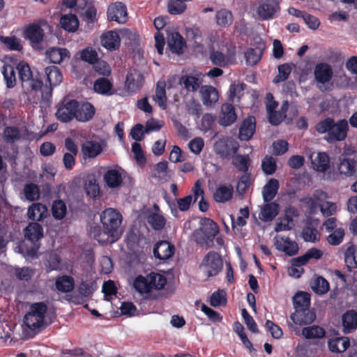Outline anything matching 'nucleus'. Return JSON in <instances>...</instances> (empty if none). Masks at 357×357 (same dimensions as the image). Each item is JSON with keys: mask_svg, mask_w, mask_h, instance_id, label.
<instances>
[{"mask_svg": "<svg viewBox=\"0 0 357 357\" xmlns=\"http://www.w3.org/2000/svg\"><path fill=\"white\" fill-rule=\"evenodd\" d=\"M122 219L121 214L117 210L106 208L100 215L103 231H101L100 227L95 226L91 228V235L100 244L113 243L121 235Z\"/></svg>", "mask_w": 357, "mask_h": 357, "instance_id": "1", "label": "nucleus"}, {"mask_svg": "<svg viewBox=\"0 0 357 357\" xmlns=\"http://www.w3.org/2000/svg\"><path fill=\"white\" fill-rule=\"evenodd\" d=\"M320 135L326 134L324 139L329 144L344 141L349 130L348 121L345 119L337 121L333 117H326L314 126Z\"/></svg>", "mask_w": 357, "mask_h": 357, "instance_id": "2", "label": "nucleus"}, {"mask_svg": "<svg viewBox=\"0 0 357 357\" xmlns=\"http://www.w3.org/2000/svg\"><path fill=\"white\" fill-rule=\"evenodd\" d=\"M167 278L159 273L151 271L146 276L137 275L133 282V287L140 294H149L153 290H162L167 284Z\"/></svg>", "mask_w": 357, "mask_h": 357, "instance_id": "3", "label": "nucleus"}, {"mask_svg": "<svg viewBox=\"0 0 357 357\" xmlns=\"http://www.w3.org/2000/svg\"><path fill=\"white\" fill-rule=\"evenodd\" d=\"M16 68L23 88L33 91L42 90L43 82L38 71H33L29 65L24 61H20Z\"/></svg>", "mask_w": 357, "mask_h": 357, "instance_id": "4", "label": "nucleus"}, {"mask_svg": "<svg viewBox=\"0 0 357 357\" xmlns=\"http://www.w3.org/2000/svg\"><path fill=\"white\" fill-rule=\"evenodd\" d=\"M47 312V305L44 302L32 303L29 312L24 317V322L29 328L33 331L45 328V317Z\"/></svg>", "mask_w": 357, "mask_h": 357, "instance_id": "5", "label": "nucleus"}, {"mask_svg": "<svg viewBox=\"0 0 357 357\" xmlns=\"http://www.w3.org/2000/svg\"><path fill=\"white\" fill-rule=\"evenodd\" d=\"M222 266L221 256L215 251L208 252L200 264V268L208 278L217 275L222 271Z\"/></svg>", "mask_w": 357, "mask_h": 357, "instance_id": "6", "label": "nucleus"}, {"mask_svg": "<svg viewBox=\"0 0 357 357\" xmlns=\"http://www.w3.org/2000/svg\"><path fill=\"white\" fill-rule=\"evenodd\" d=\"M238 149V142L229 137L220 138L213 146L215 153L223 159L234 156Z\"/></svg>", "mask_w": 357, "mask_h": 357, "instance_id": "7", "label": "nucleus"}, {"mask_svg": "<svg viewBox=\"0 0 357 357\" xmlns=\"http://www.w3.org/2000/svg\"><path fill=\"white\" fill-rule=\"evenodd\" d=\"M77 100L73 99L63 102L55 113L56 118L62 123H68L75 119Z\"/></svg>", "mask_w": 357, "mask_h": 357, "instance_id": "8", "label": "nucleus"}, {"mask_svg": "<svg viewBox=\"0 0 357 357\" xmlns=\"http://www.w3.org/2000/svg\"><path fill=\"white\" fill-rule=\"evenodd\" d=\"M45 73L47 79L50 84V88L47 91L41 90L42 98L48 100L52 96V89L53 86L59 85L63 79V75L59 68L55 66H50L45 68Z\"/></svg>", "mask_w": 357, "mask_h": 357, "instance_id": "9", "label": "nucleus"}, {"mask_svg": "<svg viewBox=\"0 0 357 357\" xmlns=\"http://www.w3.org/2000/svg\"><path fill=\"white\" fill-rule=\"evenodd\" d=\"M319 225L317 219H310L305 222L301 231L302 238L305 242L316 243L320 241Z\"/></svg>", "mask_w": 357, "mask_h": 357, "instance_id": "10", "label": "nucleus"}, {"mask_svg": "<svg viewBox=\"0 0 357 357\" xmlns=\"http://www.w3.org/2000/svg\"><path fill=\"white\" fill-rule=\"evenodd\" d=\"M280 10L279 0H265L257 8V13L262 20L272 19Z\"/></svg>", "mask_w": 357, "mask_h": 357, "instance_id": "11", "label": "nucleus"}, {"mask_svg": "<svg viewBox=\"0 0 357 357\" xmlns=\"http://www.w3.org/2000/svg\"><path fill=\"white\" fill-rule=\"evenodd\" d=\"M24 37L30 41L33 48L37 49L43 40L44 31L38 24H31L24 29Z\"/></svg>", "mask_w": 357, "mask_h": 357, "instance_id": "12", "label": "nucleus"}, {"mask_svg": "<svg viewBox=\"0 0 357 357\" xmlns=\"http://www.w3.org/2000/svg\"><path fill=\"white\" fill-rule=\"evenodd\" d=\"M274 245L278 250L284 252L289 256L296 255L299 250L297 243L288 236H275Z\"/></svg>", "mask_w": 357, "mask_h": 357, "instance_id": "13", "label": "nucleus"}, {"mask_svg": "<svg viewBox=\"0 0 357 357\" xmlns=\"http://www.w3.org/2000/svg\"><path fill=\"white\" fill-rule=\"evenodd\" d=\"M174 245L167 241L157 242L153 250L154 257L162 261L171 258L174 255Z\"/></svg>", "mask_w": 357, "mask_h": 357, "instance_id": "14", "label": "nucleus"}, {"mask_svg": "<svg viewBox=\"0 0 357 357\" xmlns=\"http://www.w3.org/2000/svg\"><path fill=\"white\" fill-rule=\"evenodd\" d=\"M107 17L110 21L123 24L127 20V7L122 2H116L109 6Z\"/></svg>", "mask_w": 357, "mask_h": 357, "instance_id": "15", "label": "nucleus"}, {"mask_svg": "<svg viewBox=\"0 0 357 357\" xmlns=\"http://www.w3.org/2000/svg\"><path fill=\"white\" fill-rule=\"evenodd\" d=\"M291 321L297 325H309L316 319V314L310 308L295 309V312L290 316Z\"/></svg>", "mask_w": 357, "mask_h": 357, "instance_id": "16", "label": "nucleus"}, {"mask_svg": "<svg viewBox=\"0 0 357 357\" xmlns=\"http://www.w3.org/2000/svg\"><path fill=\"white\" fill-rule=\"evenodd\" d=\"M310 159L314 169L317 172L325 173L330 169V158L326 152L312 153Z\"/></svg>", "mask_w": 357, "mask_h": 357, "instance_id": "17", "label": "nucleus"}, {"mask_svg": "<svg viewBox=\"0 0 357 357\" xmlns=\"http://www.w3.org/2000/svg\"><path fill=\"white\" fill-rule=\"evenodd\" d=\"M201 231L204 235V242L208 246V243H213L215 236L219 233L218 224L211 218L203 220Z\"/></svg>", "mask_w": 357, "mask_h": 357, "instance_id": "18", "label": "nucleus"}, {"mask_svg": "<svg viewBox=\"0 0 357 357\" xmlns=\"http://www.w3.org/2000/svg\"><path fill=\"white\" fill-rule=\"evenodd\" d=\"M256 130V121L254 116H248L241 123L239 128L238 138L241 141H248L252 138Z\"/></svg>", "mask_w": 357, "mask_h": 357, "instance_id": "19", "label": "nucleus"}, {"mask_svg": "<svg viewBox=\"0 0 357 357\" xmlns=\"http://www.w3.org/2000/svg\"><path fill=\"white\" fill-rule=\"evenodd\" d=\"M337 169L341 175L347 177L354 176L356 174L357 161L349 157H339Z\"/></svg>", "mask_w": 357, "mask_h": 357, "instance_id": "20", "label": "nucleus"}, {"mask_svg": "<svg viewBox=\"0 0 357 357\" xmlns=\"http://www.w3.org/2000/svg\"><path fill=\"white\" fill-rule=\"evenodd\" d=\"M95 107L89 102H79L77 101L75 119L78 121L86 122L91 120L95 114Z\"/></svg>", "mask_w": 357, "mask_h": 357, "instance_id": "21", "label": "nucleus"}, {"mask_svg": "<svg viewBox=\"0 0 357 357\" xmlns=\"http://www.w3.org/2000/svg\"><path fill=\"white\" fill-rule=\"evenodd\" d=\"M81 151L84 160L94 158L102 153V147L96 141L86 140L82 144Z\"/></svg>", "mask_w": 357, "mask_h": 357, "instance_id": "22", "label": "nucleus"}, {"mask_svg": "<svg viewBox=\"0 0 357 357\" xmlns=\"http://www.w3.org/2000/svg\"><path fill=\"white\" fill-rule=\"evenodd\" d=\"M167 45L172 53L180 55L183 53L186 43L179 33L174 32L168 36Z\"/></svg>", "mask_w": 357, "mask_h": 357, "instance_id": "23", "label": "nucleus"}, {"mask_svg": "<svg viewBox=\"0 0 357 357\" xmlns=\"http://www.w3.org/2000/svg\"><path fill=\"white\" fill-rule=\"evenodd\" d=\"M237 116L235 108L231 103H225L221 107V114L219 119V123L223 126H228L234 123Z\"/></svg>", "mask_w": 357, "mask_h": 357, "instance_id": "24", "label": "nucleus"}, {"mask_svg": "<svg viewBox=\"0 0 357 357\" xmlns=\"http://www.w3.org/2000/svg\"><path fill=\"white\" fill-rule=\"evenodd\" d=\"M202 83V79L196 75H182L179 79V84L187 92L197 91Z\"/></svg>", "mask_w": 357, "mask_h": 357, "instance_id": "25", "label": "nucleus"}, {"mask_svg": "<svg viewBox=\"0 0 357 357\" xmlns=\"http://www.w3.org/2000/svg\"><path fill=\"white\" fill-rule=\"evenodd\" d=\"M234 195V188L231 184H221L213 193V199L218 203H225L231 200Z\"/></svg>", "mask_w": 357, "mask_h": 357, "instance_id": "26", "label": "nucleus"}, {"mask_svg": "<svg viewBox=\"0 0 357 357\" xmlns=\"http://www.w3.org/2000/svg\"><path fill=\"white\" fill-rule=\"evenodd\" d=\"M100 43L106 49L115 50L119 49L121 44V39L116 31H109L102 35Z\"/></svg>", "mask_w": 357, "mask_h": 357, "instance_id": "27", "label": "nucleus"}, {"mask_svg": "<svg viewBox=\"0 0 357 357\" xmlns=\"http://www.w3.org/2000/svg\"><path fill=\"white\" fill-rule=\"evenodd\" d=\"M24 236L35 244L43 237V228L38 222H30L24 229Z\"/></svg>", "mask_w": 357, "mask_h": 357, "instance_id": "28", "label": "nucleus"}, {"mask_svg": "<svg viewBox=\"0 0 357 357\" xmlns=\"http://www.w3.org/2000/svg\"><path fill=\"white\" fill-rule=\"evenodd\" d=\"M314 77L316 80L321 84L328 82L333 77L331 66L325 63L317 64L314 69Z\"/></svg>", "mask_w": 357, "mask_h": 357, "instance_id": "29", "label": "nucleus"}, {"mask_svg": "<svg viewBox=\"0 0 357 357\" xmlns=\"http://www.w3.org/2000/svg\"><path fill=\"white\" fill-rule=\"evenodd\" d=\"M343 331L350 333L357 328V312L354 310H347L342 317Z\"/></svg>", "mask_w": 357, "mask_h": 357, "instance_id": "30", "label": "nucleus"}, {"mask_svg": "<svg viewBox=\"0 0 357 357\" xmlns=\"http://www.w3.org/2000/svg\"><path fill=\"white\" fill-rule=\"evenodd\" d=\"M278 213V204L275 202H266V204L262 206L261 211L259 213V218L264 222H268L273 220Z\"/></svg>", "mask_w": 357, "mask_h": 357, "instance_id": "31", "label": "nucleus"}, {"mask_svg": "<svg viewBox=\"0 0 357 357\" xmlns=\"http://www.w3.org/2000/svg\"><path fill=\"white\" fill-rule=\"evenodd\" d=\"M280 187L279 181L271 178L263 188L262 195L264 202H269L274 199Z\"/></svg>", "mask_w": 357, "mask_h": 357, "instance_id": "32", "label": "nucleus"}, {"mask_svg": "<svg viewBox=\"0 0 357 357\" xmlns=\"http://www.w3.org/2000/svg\"><path fill=\"white\" fill-rule=\"evenodd\" d=\"M264 51L262 45L250 47L245 52V61L248 65L255 66L261 60Z\"/></svg>", "mask_w": 357, "mask_h": 357, "instance_id": "33", "label": "nucleus"}, {"mask_svg": "<svg viewBox=\"0 0 357 357\" xmlns=\"http://www.w3.org/2000/svg\"><path fill=\"white\" fill-rule=\"evenodd\" d=\"M47 57L52 63H60L66 57H70V52L66 48L52 47L46 51Z\"/></svg>", "mask_w": 357, "mask_h": 357, "instance_id": "34", "label": "nucleus"}, {"mask_svg": "<svg viewBox=\"0 0 357 357\" xmlns=\"http://www.w3.org/2000/svg\"><path fill=\"white\" fill-rule=\"evenodd\" d=\"M55 287L59 291L63 293L70 292L75 287V280L73 277L67 275L59 276L56 279Z\"/></svg>", "mask_w": 357, "mask_h": 357, "instance_id": "35", "label": "nucleus"}, {"mask_svg": "<svg viewBox=\"0 0 357 357\" xmlns=\"http://www.w3.org/2000/svg\"><path fill=\"white\" fill-rule=\"evenodd\" d=\"M350 346L349 339L347 337H335L328 341V348L331 351L342 353Z\"/></svg>", "mask_w": 357, "mask_h": 357, "instance_id": "36", "label": "nucleus"}, {"mask_svg": "<svg viewBox=\"0 0 357 357\" xmlns=\"http://www.w3.org/2000/svg\"><path fill=\"white\" fill-rule=\"evenodd\" d=\"M60 24L65 31L75 32L79 26V21L75 14L70 13L61 17Z\"/></svg>", "mask_w": 357, "mask_h": 357, "instance_id": "37", "label": "nucleus"}, {"mask_svg": "<svg viewBox=\"0 0 357 357\" xmlns=\"http://www.w3.org/2000/svg\"><path fill=\"white\" fill-rule=\"evenodd\" d=\"M200 92L204 105H211L218 99V94L216 89L212 86H203L201 87Z\"/></svg>", "mask_w": 357, "mask_h": 357, "instance_id": "38", "label": "nucleus"}, {"mask_svg": "<svg viewBox=\"0 0 357 357\" xmlns=\"http://www.w3.org/2000/svg\"><path fill=\"white\" fill-rule=\"evenodd\" d=\"M104 180L111 188L119 187L123 181L121 172L116 169H108L104 175Z\"/></svg>", "mask_w": 357, "mask_h": 357, "instance_id": "39", "label": "nucleus"}, {"mask_svg": "<svg viewBox=\"0 0 357 357\" xmlns=\"http://www.w3.org/2000/svg\"><path fill=\"white\" fill-rule=\"evenodd\" d=\"M302 335L307 340L321 339L326 335V331L318 325L304 327L302 329Z\"/></svg>", "mask_w": 357, "mask_h": 357, "instance_id": "40", "label": "nucleus"}, {"mask_svg": "<svg viewBox=\"0 0 357 357\" xmlns=\"http://www.w3.org/2000/svg\"><path fill=\"white\" fill-rule=\"evenodd\" d=\"M166 83L164 81H158L155 87V94L153 99L162 109H167V98L166 95Z\"/></svg>", "mask_w": 357, "mask_h": 357, "instance_id": "41", "label": "nucleus"}, {"mask_svg": "<svg viewBox=\"0 0 357 357\" xmlns=\"http://www.w3.org/2000/svg\"><path fill=\"white\" fill-rule=\"evenodd\" d=\"M144 76L140 73H128L126 77V84L131 92L139 91L144 83Z\"/></svg>", "mask_w": 357, "mask_h": 357, "instance_id": "42", "label": "nucleus"}, {"mask_svg": "<svg viewBox=\"0 0 357 357\" xmlns=\"http://www.w3.org/2000/svg\"><path fill=\"white\" fill-rule=\"evenodd\" d=\"M169 172L168 162L165 160L161 161L154 166L151 176L159 181H166L170 176Z\"/></svg>", "mask_w": 357, "mask_h": 357, "instance_id": "43", "label": "nucleus"}, {"mask_svg": "<svg viewBox=\"0 0 357 357\" xmlns=\"http://www.w3.org/2000/svg\"><path fill=\"white\" fill-rule=\"evenodd\" d=\"M47 211L45 205L40 203H33L28 208L27 215L29 219L33 221H40L43 220L44 213Z\"/></svg>", "mask_w": 357, "mask_h": 357, "instance_id": "44", "label": "nucleus"}, {"mask_svg": "<svg viewBox=\"0 0 357 357\" xmlns=\"http://www.w3.org/2000/svg\"><path fill=\"white\" fill-rule=\"evenodd\" d=\"M1 73L6 82V87L8 89L14 88L17 83V79L13 66L11 65L4 64L2 67Z\"/></svg>", "mask_w": 357, "mask_h": 357, "instance_id": "45", "label": "nucleus"}, {"mask_svg": "<svg viewBox=\"0 0 357 357\" xmlns=\"http://www.w3.org/2000/svg\"><path fill=\"white\" fill-rule=\"evenodd\" d=\"M3 137L6 143L12 144L20 141L22 138V135L19 128L7 126L3 130Z\"/></svg>", "mask_w": 357, "mask_h": 357, "instance_id": "46", "label": "nucleus"}, {"mask_svg": "<svg viewBox=\"0 0 357 357\" xmlns=\"http://www.w3.org/2000/svg\"><path fill=\"white\" fill-rule=\"evenodd\" d=\"M293 305L294 309L310 308V294L304 291L298 292L293 297Z\"/></svg>", "mask_w": 357, "mask_h": 357, "instance_id": "47", "label": "nucleus"}, {"mask_svg": "<svg viewBox=\"0 0 357 357\" xmlns=\"http://www.w3.org/2000/svg\"><path fill=\"white\" fill-rule=\"evenodd\" d=\"M112 84L105 77L96 79L93 84L94 91L100 94H112Z\"/></svg>", "mask_w": 357, "mask_h": 357, "instance_id": "48", "label": "nucleus"}, {"mask_svg": "<svg viewBox=\"0 0 357 357\" xmlns=\"http://www.w3.org/2000/svg\"><path fill=\"white\" fill-rule=\"evenodd\" d=\"M344 260L349 268H357V245L351 244L344 252Z\"/></svg>", "mask_w": 357, "mask_h": 357, "instance_id": "49", "label": "nucleus"}, {"mask_svg": "<svg viewBox=\"0 0 357 357\" xmlns=\"http://www.w3.org/2000/svg\"><path fill=\"white\" fill-rule=\"evenodd\" d=\"M217 24L222 27L229 26L233 20L232 14L227 9H221L216 12L215 15Z\"/></svg>", "mask_w": 357, "mask_h": 357, "instance_id": "50", "label": "nucleus"}, {"mask_svg": "<svg viewBox=\"0 0 357 357\" xmlns=\"http://www.w3.org/2000/svg\"><path fill=\"white\" fill-rule=\"evenodd\" d=\"M52 213L55 219L62 220L67 213L66 203L61 199L54 201L52 206Z\"/></svg>", "mask_w": 357, "mask_h": 357, "instance_id": "51", "label": "nucleus"}, {"mask_svg": "<svg viewBox=\"0 0 357 357\" xmlns=\"http://www.w3.org/2000/svg\"><path fill=\"white\" fill-rule=\"evenodd\" d=\"M234 331L238 334L241 340L242 341L244 346L252 351L255 350L252 342L249 340L247 337L246 333H245V329L243 326L238 321H236L233 325Z\"/></svg>", "mask_w": 357, "mask_h": 357, "instance_id": "52", "label": "nucleus"}, {"mask_svg": "<svg viewBox=\"0 0 357 357\" xmlns=\"http://www.w3.org/2000/svg\"><path fill=\"white\" fill-rule=\"evenodd\" d=\"M278 74L273 79V82L275 84H278L287 80L291 74L292 67L291 64L285 63L278 66Z\"/></svg>", "mask_w": 357, "mask_h": 357, "instance_id": "53", "label": "nucleus"}, {"mask_svg": "<svg viewBox=\"0 0 357 357\" xmlns=\"http://www.w3.org/2000/svg\"><path fill=\"white\" fill-rule=\"evenodd\" d=\"M167 8L170 14L179 15L186 10L187 6L183 0H170L168 3Z\"/></svg>", "mask_w": 357, "mask_h": 357, "instance_id": "54", "label": "nucleus"}, {"mask_svg": "<svg viewBox=\"0 0 357 357\" xmlns=\"http://www.w3.org/2000/svg\"><path fill=\"white\" fill-rule=\"evenodd\" d=\"M0 41L10 50L21 51L22 50L20 40L15 36H0Z\"/></svg>", "mask_w": 357, "mask_h": 357, "instance_id": "55", "label": "nucleus"}, {"mask_svg": "<svg viewBox=\"0 0 357 357\" xmlns=\"http://www.w3.org/2000/svg\"><path fill=\"white\" fill-rule=\"evenodd\" d=\"M227 301L226 293L224 290L214 291L210 297V304L213 307L225 306Z\"/></svg>", "mask_w": 357, "mask_h": 357, "instance_id": "56", "label": "nucleus"}, {"mask_svg": "<svg viewBox=\"0 0 357 357\" xmlns=\"http://www.w3.org/2000/svg\"><path fill=\"white\" fill-rule=\"evenodd\" d=\"M232 164L239 172L246 173L249 169V158L248 155H237L234 158Z\"/></svg>", "mask_w": 357, "mask_h": 357, "instance_id": "57", "label": "nucleus"}, {"mask_svg": "<svg viewBox=\"0 0 357 357\" xmlns=\"http://www.w3.org/2000/svg\"><path fill=\"white\" fill-rule=\"evenodd\" d=\"M61 259L59 255L56 253L50 254L45 263V269L47 273L59 269L61 266Z\"/></svg>", "mask_w": 357, "mask_h": 357, "instance_id": "58", "label": "nucleus"}, {"mask_svg": "<svg viewBox=\"0 0 357 357\" xmlns=\"http://www.w3.org/2000/svg\"><path fill=\"white\" fill-rule=\"evenodd\" d=\"M277 168L275 160L272 156L266 155L261 161V169L267 175H272Z\"/></svg>", "mask_w": 357, "mask_h": 357, "instance_id": "59", "label": "nucleus"}, {"mask_svg": "<svg viewBox=\"0 0 357 357\" xmlns=\"http://www.w3.org/2000/svg\"><path fill=\"white\" fill-rule=\"evenodd\" d=\"M149 224L155 230H161L165 225L166 220L165 218L158 213H152L148 217Z\"/></svg>", "mask_w": 357, "mask_h": 357, "instance_id": "60", "label": "nucleus"}, {"mask_svg": "<svg viewBox=\"0 0 357 357\" xmlns=\"http://www.w3.org/2000/svg\"><path fill=\"white\" fill-rule=\"evenodd\" d=\"M24 195L26 199L29 201H36L39 198V188L36 184H26L24 188Z\"/></svg>", "mask_w": 357, "mask_h": 357, "instance_id": "61", "label": "nucleus"}, {"mask_svg": "<svg viewBox=\"0 0 357 357\" xmlns=\"http://www.w3.org/2000/svg\"><path fill=\"white\" fill-rule=\"evenodd\" d=\"M312 289L317 294H324L328 291L329 283L324 278L318 276L314 280Z\"/></svg>", "mask_w": 357, "mask_h": 357, "instance_id": "62", "label": "nucleus"}, {"mask_svg": "<svg viewBox=\"0 0 357 357\" xmlns=\"http://www.w3.org/2000/svg\"><path fill=\"white\" fill-rule=\"evenodd\" d=\"M332 231L333 232L327 237L328 243L331 245H340L342 242L345 235L344 229L337 228Z\"/></svg>", "mask_w": 357, "mask_h": 357, "instance_id": "63", "label": "nucleus"}, {"mask_svg": "<svg viewBox=\"0 0 357 357\" xmlns=\"http://www.w3.org/2000/svg\"><path fill=\"white\" fill-rule=\"evenodd\" d=\"M209 59L215 66L225 67L227 64L226 56L222 52L218 50L211 51Z\"/></svg>", "mask_w": 357, "mask_h": 357, "instance_id": "64", "label": "nucleus"}]
</instances>
